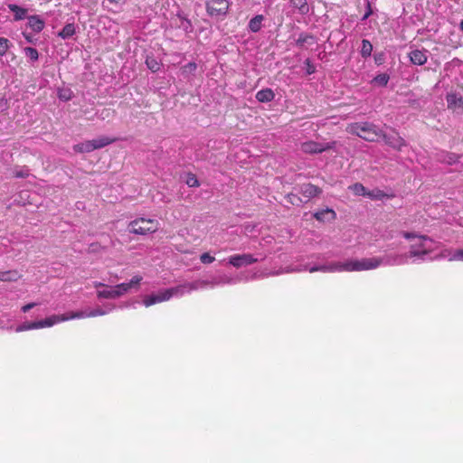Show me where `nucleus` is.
I'll return each mask as SVG.
<instances>
[{
	"label": "nucleus",
	"instance_id": "17",
	"mask_svg": "<svg viewBox=\"0 0 463 463\" xmlns=\"http://www.w3.org/2000/svg\"><path fill=\"white\" fill-rule=\"evenodd\" d=\"M28 26L35 33H40L44 28V22L38 15L28 17Z\"/></svg>",
	"mask_w": 463,
	"mask_h": 463
},
{
	"label": "nucleus",
	"instance_id": "9",
	"mask_svg": "<svg viewBox=\"0 0 463 463\" xmlns=\"http://www.w3.org/2000/svg\"><path fill=\"white\" fill-rule=\"evenodd\" d=\"M71 312L62 315H52L43 320L37 321L38 329L44 327H51L61 322L71 320Z\"/></svg>",
	"mask_w": 463,
	"mask_h": 463
},
{
	"label": "nucleus",
	"instance_id": "30",
	"mask_svg": "<svg viewBox=\"0 0 463 463\" xmlns=\"http://www.w3.org/2000/svg\"><path fill=\"white\" fill-rule=\"evenodd\" d=\"M373 52V45L368 40L362 41L361 54L363 57H369Z\"/></svg>",
	"mask_w": 463,
	"mask_h": 463
},
{
	"label": "nucleus",
	"instance_id": "15",
	"mask_svg": "<svg viewBox=\"0 0 463 463\" xmlns=\"http://www.w3.org/2000/svg\"><path fill=\"white\" fill-rule=\"evenodd\" d=\"M437 158L441 163L447 165H454L458 161L459 156L454 153L441 151L440 153L437 154Z\"/></svg>",
	"mask_w": 463,
	"mask_h": 463
},
{
	"label": "nucleus",
	"instance_id": "35",
	"mask_svg": "<svg viewBox=\"0 0 463 463\" xmlns=\"http://www.w3.org/2000/svg\"><path fill=\"white\" fill-rule=\"evenodd\" d=\"M185 184L189 187H198L200 185V183H199L196 175L194 174H191V173L187 175L186 179H185Z\"/></svg>",
	"mask_w": 463,
	"mask_h": 463
},
{
	"label": "nucleus",
	"instance_id": "44",
	"mask_svg": "<svg viewBox=\"0 0 463 463\" xmlns=\"http://www.w3.org/2000/svg\"><path fill=\"white\" fill-rule=\"evenodd\" d=\"M112 4H121L124 3L125 0H109Z\"/></svg>",
	"mask_w": 463,
	"mask_h": 463
},
{
	"label": "nucleus",
	"instance_id": "19",
	"mask_svg": "<svg viewBox=\"0 0 463 463\" xmlns=\"http://www.w3.org/2000/svg\"><path fill=\"white\" fill-rule=\"evenodd\" d=\"M274 98L275 93L269 88L260 90L256 93V99L259 102H269L273 100Z\"/></svg>",
	"mask_w": 463,
	"mask_h": 463
},
{
	"label": "nucleus",
	"instance_id": "21",
	"mask_svg": "<svg viewBox=\"0 0 463 463\" xmlns=\"http://www.w3.org/2000/svg\"><path fill=\"white\" fill-rule=\"evenodd\" d=\"M8 8L14 14V20L20 21L27 16V9L14 4H9Z\"/></svg>",
	"mask_w": 463,
	"mask_h": 463
},
{
	"label": "nucleus",
	"instance_id": "28",
	"mask_svg": "<svg viewBox=\"0 0 463 463\" xmlns=\"http://www.w3.org/2000/svg\"><path fill=\"white\" fill-rule=\"evenodd\" d=\"M146 64L147 68L150 71H152L153 72L158 71L160 70V68H161V63L159 61H157L156 59H155L152 56H147L146 57Z\"/></svg>",
	"mask_w": 463,
	"mask_h": 463
},
{
	"label": "nucleus",
	"instance_id": "7",
	"mask_svg": "<svg viewBox=\"0 0 463 463\" xmlns=\"http://www.w3.org/2000/svg\"><path fill=\"white\" fill-rule=\"evenodd\" d=\"M336 144V141L319 142L309 139L300 144V150L307 155L322 154L329 150H335Z\"/></svg>",
	"mask_w": 463,
	"mask_h": 463
},
{
	"label": "nucleus",
	"instance_id": "16",
	"mask_svg": "<svg viewBox=\"0 0 463 463\" xmlns=\"http://www.w3.org/2000/svg\"><path fill=\"white\" fill-rule=\"evenodd\" d=\"M22 275L16 269L0 270V281L14 282L17 281Z\"/></svg>",
	"mask_w": 463,
	"mask_h": 463
},
{
	"label": "nucleus",
	"instance_id": "14",
	"mask_svg": "<svg viewBox=\"0 0 463 463\" xmlns=\"http://www.w3.org/2000/svg\"><path fill=\"white\" fill-rule=\"evenodd\" d=\"M322 193V190L312 184H306L301 187V194L306 198H313L318 196Z\"/></svg>",
	"mask_w": 463,
	"mask_h": 463
},
{
	"label": "nucleus",
	"instance_id": "41",
	"mask_svg": "<svg viewBox=\"0 0 463 463\" xmlns=\"http://www.w3.org/2000/svg\"><path fill=\"white\" fill-rule=\"evenodd\" d=\"M367 12L365 13V14L364 15L363 17V20H366L371 14H372V9H371V5L370 4L368 3L367 5Z\"/></svg>",
	"mask_w": 463,
	"mask_h": 463
},
{
	"label": "nucleus",
	"instance_id": "36",
	"mask_svg": "<svg viewBox=\"0 0 463 463\" xmlns=\"http://www.w3.org/2000/svg\"><path fill=\"white\" fill-rule=\"evenodd\" d=\"M9 47H10L9 40L6 38L1 37L0 38V56L5 55Z\"/></svg>",
	"mask_w": 463,
	"mask_h": 463
},
{
	"label": "nucleus",
	"instance_id": "4",
	"mask_svg": "<svg viewBox=\"0 0 463 463\" xmlns=\"http://www.w3.org/2000/svg\"><path fill=\"white\" fill-rule=\"evenodd\" d=\"M143 280L141 275H135L128 282H123L115 286H108L104 283L95 281L93 287L97 289V297L101 299H116L123 297L132 289L137 290Z\"/></svg>",
	"mask_w": 463,
	"mask_h": 463
},
{
	"label": "nucleus",
	"instance_id": "38",
	"mask_svg": "<svg viewBox=\"0 0 463 463\" xmlns=\"http://www.w3.org/2000/svg\"><path fill=\"white\" fill-rule=\"evenodd\" d=\"M214 257L211 256L209 253L205 252V253H203L201 256H200V260L203 263V264H211L214 261Z\"/></svg>",
	"mask_w": 463,
	"mask_h": 463
},
{
	"label": "nucleus",
	"instance_id": "40",
	"mask_svg": "<svg viewBox=\"0 0 463 463\" xmlns=\"http://www.w3.org/2000/svg\"><path fill=\"white\" fill-rule=\"evenodd\" d=\"M36 306L35 303H28L24 306L22 307V311L23 312H28L30 309H32L33 307H34Z\"/></svg>",
	"mask_w": 463,
	"mask_h": 463
},
{
	"label": "nucleus",
	"instance_id": "23",
	"mask_svg": "<svg viewBox=\"0 0 463 463\" xmlns=\"http://www.w3.org/2000/svg\"><path fill=\"white\" fill-rule=\"evenodd\" d=\"M447 102L449 108H460L463 109V100L461 97L457 94L451 93L447 95Z\"/></svg>",
	"mask_w": 463,
	"mask_h": 463
},
{
	"label": "nucleus",
	"instance_id": "13",
	"mask_svg": "<svg viewBox=\"0 0 463 463\" xmlns=\"http://www.w3.org/2000/svg\"><path fill=\"white\" fill-rule=\"evenodd\" d=\"M314 217L319 222H332L335 220L336 213L333 209L326 208L316 212Z\"/></svg>",
	"mask_w": 463,
	"mask_h": 463
},
{
	"label": "nucleus",
	"instance_id": "29",
	"mask_svg": "<svg viewBox=\"0 0 463 463\" xmlns=\"http://www.w3.org/2000/svg\"><path fill=\"white\" fill-rule=\"evenodd\" d=\"M292 5L299 10L301 14L308 12L307 0H290Z\"/></svg>",
	"mask_w": 463,
	"mask_h": 463
},
{
	"label": "nucleus",
	"instance_id": "20",
	"mask_svg": "<svg viewBox=\"0 0 463 463\" xmlns=\"http://www.w3.org/2000/svg\"><path fill=\"white\" fill-rule=\"evenodd\" d=\"M410 60L413 64L423 65L427 61L425 52L415 50L410 53Z\"/></svg>",
	"mask_w": 463,
	"mask_h": 463
},
{
	"label": "nucleus",
	"instance_id": "26",
	"mask_svg": "<svg viewBox=\"0 0 463 463\" xmlns=\"http://www.w3.org/2000/svg\"><path fill=\"white\" fill-rule=\"evenodd\" d=\"M262 21H263L262 15L259 14V15L254 16L252 19H250V21L249 23V29L253 33L259 32L261 28Z\"/></svg>",
	"mask_w": 463,
	"mask_h": 463
},
{
	"label": "nucleus",
	"instance_id": "31",
	"mask_svg": "<svg viewBox=\"0 0 463 463\" xmlns=\"http://www.w3.org/2000/svg\"><path fill=\"white\" fill-rule=\"evenodd\" d=\"M349 189L351 191H353V193L356 195H364V196H366V194L368 193V191L366 190V188L362 184H359V183H356L353 185H351L349 187Z\"/></svg>",
	"mask_w": 463,
	"mask_h": 463
},
{
	"label": "nucleus",
	"instance_id": "11",
	"mask_svg": "<svg viewBox=\"0 0 463 463\" xmlns=\"http://www.w3.org/2000/svg\"><path fill=\"white\" fill-rule=\"evenodd\" d=\"M258 261V259L254 258L251 254H236L229 258V263L235 267L241 268L242 266L250 265Z\"/></svg>",
	"mask_w": 463,
	"mask_h": 463
},
{
	"label": "nucleus",
	"instance_id": "25",
	"mask_svg": "<svg viewBox=\"0 0 463 463\" xmlns=\"http://www.w3.org/2000/svg\"><path fill=\"white\" fill-rule=\"evenodd\" d=\"M73 151L76 153H90L94 151L90 140H87L73 146Z\"/></svg>",
	"mask_w": 463,
	"mask_h": 463
},
{
	"label": "nucleus",
	"instance_id": "33",
	"mask_svg": "<svg viewBox=\"0 0 463 463\" xmlns=\"http://www.w3.org/2000/svg\"><path fill=\"white\" fill-rule=\"evenodd\" d=\"M24 52L31 61H37L39 58L38 51L33 47H25Z\"/></svg>",
	"mask_w": 463,
	"mask_h": 463
},
{
	"label": "nucleus",
	"instance_id": "46",
	"mask_svg": "<svg viewBox=\"0 0 463 463\" xmlns=\"http://www.w3.org/2000/svg\"><path fill=\"white\" fill-rule=\"evenodd\" d=\"M460 30L463 31V20L459 24Z\"/></svg>",
	"mask_w": 463,
	"mask_h": 463
},
{
	"label": "nucleus",
	"instance_id": "6",
	"mask_svg": "<svg viewBox=\"0 0 463 463\" xmlns=\"http://www.w3.org/2000/svg\"><path fill=\"white\" fill-rule=\"evenodd\" d=\"M209 285L213 286L214 284L208 280L198 279V280H195L193 282H185V283H183V284H180V285H177L175 287H172V288H169L166 289H167V292L170 294L169 298L171 299L173 297L180 298L185 294L191 293L192 291H194V290H197L200 288H204Z\"/></svg>",
	"mask_w": 463,
	"mask_h": 463
},
{
	"label": "nucleus",
	"instance_id": "10",
	"mask_svg": "<svg viewBox=\"0 0 463 463\" xmlns=\"http://www.w3.org/2000/svg\"><path fill=\"white\" fill-rule=\"evenodd\" d=\"M169 293L167 292V289H162L160 291H158L157 293H155V294H151V295H147V296H145L143 298V305L146 307H150V306H153L155 304H158V303H161V302H165V301H168L170 300L169 298Z\"/></svg>",
	"mask_w": 463,
	"mask_h": 463
},
{
	"label": "nucleus",
	"instance_id": "27",
	"mask_svg": "<svg viewBox=\"0 0 463 463\" xmlns=\"http://www.w3.org/2000/svg\"><path fill=\"white\" fill-rule=\"evenodd\" d=\"M75 26L73 24H66L62 30L58 33V35L62 39H67L71 37L75 33Z\"/></svg>",
	"mask_w": 463,
	"mask_h": 463
},
{
	"label": "nucleus",
	"instance_id": "37",
	"mask_svg": "<svg viewBox=\"0 0 463 463\" xmlns=\"http://www.w3.org/2000/svg\"><path fill=\"white\" fill-rule=\"evenodd\" d=\"M71 91L69 89H61L58 91V97L61 100H70L71 99Z\"/></svg>",
	"mask_w": 463,
	"mask_h": 463
},
{
	"label": "nucleus",
	"instance_id": "18",
	"mask_svg": "<svg viewBox=\"0 0 463 463\" xmlns=\"http://www.w3.org/2000/svg\"><path fill=\"white\" fill-rule=\"evenodd\" d=\"M440 257L443 259H447L449 261H463V250H457L454 251L451 250H445L444 251L441 252Z\"/></svg>",
	"mask_w": 463,
	"mask_h": 463
},
{
	"label": "nucleus",
	"instance_id": "34",
	"mask_svg": "<svg viewBox=\"0 0 463 463\" xmlns=\"http://www.w3.org/2000/svg\"><path fill=\"white\" fill-rule=\"evenodd\" d=\"M389 76L385 73L379 74L373 78V82L379 86H385L388 83Z\"/></svg>",
	"mask_w": 463,
	"mask_h": 463
},
{
	"label": "nucleus",
	"instance_id": "12",
	"mask_svg": "<svg viewBox=\"0 0 463 463\" xmlns=\"http://www.w3.org/2000/svg\"><path fill=\"white\" fill-rule=\"evenodd\" d=\"M107 314V311L101 309V308H95L91 309L90 311H71V317L72 319H80V318H86V317H95L99 316H104Z\"/></svg>",
	"mask_w": 463,
	"mask_h": 463
},
{
	"label": "nucleus",
	"instance_id": "43",
	"mask_svg": "<svg viewBox=\"0 0 463 463\" xmlns=\"http://www.w3.org/2000/svg\"><path fill=\"white\" fill-rule=\"evenodd\" d=\"M187 67L191 70V71H194L196 69V64L194 62H190Z\"/></svg>",
	"mask_w": 463,
	"mask_h": 463
},
{
	"label": "nucleus",
	"instance_id": "5",
	"mask_svg": "<svg viewBox=\"0 0 463 463\" xmlns=\"http://www.w3.org/2000/svg\"><path fill=\"white\" fill-rule=\"evenodd\" d=\"M159 228V222L155 219L137 218L128 223V231L137 235L155 233Z\"/></svg>",
	"mask_w": 463,
	"mask_h": 463
},
{
	"label": "nucleus",
	"instance_id": "45",
	"mask_svg": "<svg viewBox=\"0 0 463 463\" xmlns=\"http://www.w3.org/2000/svg\"><path fill=\"white\" fill-rule=\"evenodd\" d=\"M24 37L26 38V40H27L28 42H30V43L32 42L31 37H29L28 35L24 34Z\"/></svg>",
	"mask_w": 463,
	"mask_h": 463
},
{
	"label": "nucleus",
	"instance_id": "2",
	"mask_svg": "<svg viewBox=\"0 0 463 463\" xmlns=\"http://www.w3.org/2000/svg\"><path fill=\"white\" fill-rule=\"evenodd\" d=\"M345 130L349 134L355 135L367 142H378L383 139L393 147L400 148L402 146V140L396 138L394 134L392 136H386L376 125L370 122L350 123L346 126Z\"/></svg>",
	"mask_w": 463,
	"mask_h": 463
},
{
	"label": "nucleus",
	"instance_id": "42",
	"mask_svg": "<svg viewBox=\"0 0 463 463\" xmlns=\"http://www.w3.org/2000/svg\"><path fill=\"white\" fill-rule=\"evenodd\" d=\"M306 62H307V73H308V74H312V73H314V72H315V68H314L312 65H310V61H309V60H307V61H306Z\"/></svg>",
	"mask_w": 463,
	"mask_h": 463
},
{
	"label": "nucleus",
	"instance_id": "1",
	"mask_svg": "<svg viewBox=\"0 0 463 463\" xmlns=\"http://www.w3.org/2000/svg\"><path fill=\"white\" fill-rule=\"evenodd\" d=\"M389 257L386 258H365L362 260L351 259L345 260L343 261H334L328 263L326 265L321 266H314L309 269H290L288 268L282 271L272 272L269 275H279L281 273H289V272H299L302 270L307 269L310 273L322 271V272H352V271H364L374 269L381 266L382 264H391Z\"/></svg>",
	"mask_w": 463,
	"mask_h": 463
},
{
	"label": "nucleus",
	"instance_id": "32",
	"mask_svg": "<svg viewBox=\"0 0 463 463\" xmlns=\"http://www.w3.org/2000/svg\"><path fill=\"white\" fill-rule=\"evenodd\" d=\"M38 329L37 321L36 322H25L22 325L18 326L15 329L16 332H23L28 330Z\"/></svg>",
	"mask_w": 463,
	"mask_h": 463
},
{
	"label": "nucleus",
	"instance_id": "39",
	"mask_svg": "<svg viewBox=\"0 0 463 463\" xmlns=\"http://www.w3.org/2000/svg\"><path fill=\"white\" fill-rule=\"evenodd\" d=\"M29 175V170L27 168H22L14 172V176L16 178H24Z\"/></svg>",
	"mask_w": 463,
	"mask_h": 463
},
{
	"label": "nucleus",
	"instance_id": "24",
	"mask_svg": "<svg viewBox=\"0 0 463 463\" xmlns=\"http://www.w3.org/2000/svg\"><path fill=\"white\" fill-rule=\"evenodd\" d=\"M366 196L372 200H383L385 198H392L393 194H388L380 189L368 191Z\"/></svg>",
	"mask_w": 463,
	"mask_h": 463
},
{
	"label": "nucleus",
	"instance_id": "8",
	"mask_svg": "<svg viewBox=\"0 0 463 463\" xmlns=\"http://www.w3.org/2000/svg\"><path fill=\"white\" fill-rule=\"evenodd\" d=\"M207 14L212 17H223L228 13L230 3L228 0H207Z\"/></svg>",
	"mask_w": 463,
	"mask_h": 463
},
{
	"label": "nucleus",
	"instance_id": "22",
	"mask_svg": "<svg viewBox=\"0 0 463 463\" xmlns=\"http://www.w3.org/2000/svg\"><path fill=\"white\" fill-rule=\"evenodd\" d=\"M117 140V138H110L109 137H99L93 140H90V143L92 144L93 150L102 148L109 144L114 143Z\"/></svg>",
	"mask_w": 463,
	"mask_h": 463
},
{
	"label": "nucleus",
	"instance_id": "3",
	"mask_svg": "<svg viewBox=\"0 0 463 463\" xmlns=\"http://www.w3.org/2000/svg\"><path fill=\"white\" fill-rule=\"evenodd\" d=\"M439 243L423 235L410 234L407 232V248L409 255L413 261L419 260H431L438 255L433 252L438 249Z\"/></svg>",
	"mask_w": 463,
	"mask_h": 463
}]
</instances>
